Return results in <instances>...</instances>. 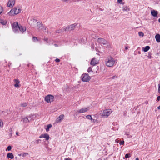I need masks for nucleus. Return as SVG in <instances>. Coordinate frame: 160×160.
Returning <instances> with one entry per match:
<instances>
[{"mask_svg": "<svg viewBox=\"0 0 160 160\" xmlns=\"http://www.w3.org/2000/svg\"><path fill=\"white\" fill-rule=\"evenodd\" d=\"M12 27L13 32L16 33H18L19 31L23 33L26 30L25 27L22 26L20 25H19L17 22H14L13 23Z\"/></svg>", "mask_w": 160, "mask_h": 160, "instance_id": "nucleus-1", "label": "nucleus"}, {"mask_svg": "<svg viewBox=\"0 0 160 160\" xmlns=\"http://www.w3.org/2000/svg\"><path fill=\"white\" fill-rule=\"evenodd\" d=\"M105 62L106 65L107 67H112L114 65L115 61L113 58L109 56L105 59Z\"/></svg>", "mask_w": 160, "mask_h": 160, "instance_id": "nucleus-2", "label": "nucleus"}, {"mask_svg": "<svg viewBox=\"0 0 160 160\" xmlns=\"http://www.w3.org/2000/svg\"><path fill=\"white\" fill-rule=\"evenodd\" d=\"M81 78L82 81L83 82H88L90 80L91 78L88 74L85 73L82 75Z\"/></svg>", "mask_w": 160, "mask_h": 160, "instance_id": "nucleus-3", "label": "nucleus"}, {"mask_svg": "<svg viewBox=\"0 0 160 160\" xmlns=\"http://www.w3.org/2000/svg\"><path fill=\"white\" fill-rule=\"evenodd\" d=\"M54 96L52 95H48L45 97V100L48 103H51L53 101Z\"/></svg>", "mask_w": 160, "mask_h": 160, "instance_id": "nucleus-4", "label": "nucleus"}, {"mask_svg": "<svg viewBox=\"0 0 160 160\" xmlns=\"http://www.w3.org/2000/svg\"><path fill=\"white\" fill-rule=\"evenodd\" d=\"M37 20L31 17L28 18V22L29 24L31 26H33L35 24Z\"/></svg>", "mask_w": 160, "mask_h": 160, "instance_id": "nucleus-5", "label": "nucleus"}, {"mask_svg": "<svg viewBox=\"0 0 160 160\" xmlns=\"http://www.w3.org/2000/svg\"><path fill=\"white\" fill-rule=\"evenodd\" d=\"M77 24L75 23L73 24H72L69 26H67L65 28V31H71L73 30L76 26Z\"/></svg>", "mask_w": 160, "mask_h": 160, "instance_id": "nucleus-6", "label": "nucleus"}, {"mask_svg": "<svg viewBox=\"0 0 160 160\" xmlns=\"http://www.w3.org/2000/svg\"><path fill=\"white\" fill-rule=\"evenodd\" d=\"M16 0H8V7L10 8H12L14 5Z\"/></svg>", "mask_w": 160, "mask_h": 160, "instance_id": "nucleus-7", "label": "nucleus"}, {"mask_svg": "<svg viewBox=\"0 0 160 160\" xmlns=\"http://www.w3.org/2000/svg\"><path fill=\"white\" fill-rule=\"evenodd\" d=\"M98 42L101 44L105 45L108 44V41L103 38H99L98 39Z\"/></svg>", "mask_w": 160, "mask_h": 160, "instance_id": "nucleus-8", "label": "nucleus"}, {"mask_svg": "<svg viewBox=\"0 0 160 160\" xmlns=\"http://www.w3.org/2000/svg\"><path fill=\"white\" fill-rule=\"evenodd\" d=\"M89 109V107L85 108H82L78 110L76 112V114H78V113H84L88 111Z\"/></svg>", "mask_w": 160, "mask_h": 160, "instance_id": "nucleus-9", "label": "nucleus"}, {"mask_svg": "<svg viewBox=\"0 0 160 160\" xmlns=\"http://www.w3.org/2000/svg\"><path fill=\"white\" fill-rule=\"evenodd\" d=\"M110 109H106L103 110L102 116L108 117L111 113Z\"/></svg>", "mask_w": 160, "mask_h": 160, "instance_id": "nucleus-10", "label": "nucleus"}, {"mask_svg": "<svg viewBox=\"0 0 160 160\" xmlns=\"http://www.w3.org/2000/svg\"><path fill=\"white\" fill-rule=\"evenodd\" d=\"M33 115L32 116H29L28 117V118H26L23 119V123H27L30 120H33Z\"/></svg>", "mask_w": 160, "mask_h": 160, "instance_id": "nucleus-11", "label": "nucleus"}, {"mask_svg": "<svg viewBox=\"0 0 160 160\" xmlns=\"http://www.w3.org/2000/svg\"><path fill=\"white\" fill-rule=\"evenodd\" d=\"M40 138H44L46 140H48L49 138V136L48 134L47 133H45L41 134L39 136Z\"/></svg>", "mask_w": 160, "mask_h": 160, "instance_id": "nucleus-12", "label": "nucleus"}, {"mask_svg": "<svg viewBox=\"0 0 160 160\" xmlns=\"http://www.w3.org/2000/svg\"><path fill=\"white\" fill-rule=\"evenodd\" d=\"M98 62L97 61L95 58H93L90 62V64L91 65L93 66H95L96 64L98 63Z\"/></svg>", "mask_w": 160, "mask_h": 160, "instance_id": "nucleus-13", "label": "nucleus"}, {"mask_svg": "<svg viewBox=\"0 0 160 160\" xmlns=\"http://www.w3.org/2000/svg\"><path fill=\"white\" fill-rule=\"evenodd\" d=\"M64 115L63 114L60 115L56 119V121L57 123L61 122L63 119Z\"/></svg>", "mask_w": 160, "mask_h": 160, "instance_id": "nucleus-14", "label": "nucleus"}, {"mask_svg": "<svg viewBox=\"0 0 160 160\" xmlns=\"http://www.w3.org/2000/svg\"><path fill=\"white\" fill-rule=\"evenodd\" d=\"M156 41L157 42H160V35L159 34H157L155 36Z\"/></svg>", "mask_w": 160, "mask_h": 160, "instance_id": "nucleus-15", "label": "nucleus"}, {"mask_svg": "<svg viewBox=\"0 0 160 160\" xmlns=\"http://www.w3.org/2000/svg\"><path fill=\"white\" fill-rule=\"evenodd\" d=\"M22 9L21 5H19L17 7L14 8L13 9H12L11 10H21Z\"/></svg>", "mask_w": 160, "mask_h": 160, "instance_id": "nucleus-16", "label": "nucleus"}, {"mask_svg": "<svg viewBox=\"0 0 160 160\" xmlns=\"http://www.w3.org/2000/svg\"><path fill=\"white\" fill-rule=\"evenodd\" d=\"M14 82L15 83V84H14V86L15 87H17L19 86V84L20 83L18 79H16L14 80Z\"/></svg>", "mask_w": 160, "mask_h": 160, "instance_id": "nucleus-17", "label": "nucleus"}, {"mask_svg": "<svg viewBox=\"0 0 160 160\" xmlns=\"http://www.w3.org/2000/svg\"><path fill=\"white\" fill-rule=\"evenodd\" d=\"M151 15L155 17L157 16L158 13L157 11H151Z\"/></svg>", "mask_w": 160, "mask_h": 160, "instance_id": "nucleus-18", "label": "nucleus"}, {"mask_svg": "<svg viewBox=\"0 0 160 160\" xmlns=\"http://www.w3.org/2000/svg\"><path fill=\"white\" fill-rule=\"evenodd\" d=\"M37 25L38 27V30H40V29H41L43 27L42 26L41 23L40 22H37Z\"/></svg>", "mask_w": 160, "mask_h": 160, "instance_id": "nucleus-19", "label": "nucleus"}, {"mask_svg": "<svg viewBox=\"0 0 160 160\" xmlns=\"http://www.w3.org/2000/svg\"><path fill=\"white\" fill-rule=\"evenodd\" d=\"M7 157L11 159H12L14 158L13 154L11 152H9L8 153Z\"/></svg>", "mask_w": 160, "mask_h": 160, "instance_id": "nucleus-20", "label": "nucleus"}, {"mask_svg": "<svg viewBox=\"0 0 160 160\" xmlns=\"http://www.w3.org/2000/svg\"><path fill=\"white\" fill-rule=\"evenodd\" d=\"M150 48V47L149 46H146L145 48H142V50L144 52H146L148 51Z\"/></svg>", "mask_w": 160, "mask_h": 160, "instance_id": "nucleus-21", "label": "nucleus"}, {"mask_svg": "<svg viewBox=\"0 0 160 160\" xmlns=\"http://www.w3.org/2000/svg\"><path fill=\"white\" fill-rule=\"evenodd\" d=\"M52 125L51 124H49L47 125V128H46V131L47 132L49 131V129L51 128Z\"/></svg>", "mask_w": 160, "mask_h": 160, "instance_id": "nucleus-22", "label": "nucleus"}, {"mask_svg": "<svg viewBox=\"0 0 160 160\" xmlns=\"http://www.w3.org/2000/svg\"><path fill=\"white\" fill-rule=\"evenodd\" d=\"M0 22L3 25H5L7 23V22L5 20H3L1 19L0 20Z\"/></svg>", "mask_w": 160, "mask_h": 160, "instance_id": "nucleus-23", "label": "nucleus"}, {"mask_svg": "<svg viewBox=\"0 0 160 160\" xmlns=\"http://www.w3.org/2000/svg\"><path fill=\"white\" fill-rule=\"evenodd\" d=\"M28 105V104L26 102H23L21 103L20 105L21 107H26Z\"/></svg>", "mask_w": 160, "mask_h": 160, "instance_id": "nucleus-24", "label": "nucleus"}, {"mask_svg": "<svg viewBox=\"0 0 160 160\" xmlns=\"http://www.w3.org/2000/svg\"><path fill=\"white\" fill-rule=\"evenodd\" d=\"M14 11L13 12L12 11H10V12H8V14L10 16H13L14 15Z\"/></svg>", "mask_w": 160, "mask_h": 160, "instance_id": "nucleus-25", "label": "nucleus"}, {"mask_svg": "<svg viewBox=\"0 0 160 160\" xmlns=\"http://www.w3.org/2000/svg\"><path fill=\"white\" fill-rule=\"evenodd\" d=\"M86 118L87 119H90L91 120H92V118L91 115H87Z\"/></svg>", "mask_w": 160, "mask_h": 160, "instance_id": "nucleus-26", "label": "nucleus"}, {"mask_svg": "<svg viewBox=\"0 0 160 160\" xmlns=\"http://www.w3.org/2000/svg\"><path fill=\"white\" fill-rule=\"evenodd\" d=\"M12 11L14 12V15H16L20 12V11Z\"/></svg>", "mask_w": 160, "mask_h": 160, "instance_id": "nucleus-27", "label": "nucleus"}, {"mask_svg": "<svg viewBox=\"0 0 160 160\" xmlns=\"http://www.w3.org/2000/svg\"><path fill=\"white\" fill-rule=\"evenodd\" d=\"M131 155L130 153L126 154L125 155V158H129L131 157Z\"/></svg>", "mask_w": 160, "mask_h": 160, "instance_id": "nucleus-28", "label": "nucleus"}, {"mask_svg": "<svg viewBox=\"0 0 160 160\" xmlns=\"http://www.w3.org/2000/svg\"><path fill=\"white\" fill-rule=\"evenodd\" d=\"M3 126V122L0 119V128L2 127Z\"/></svg>", "mask_w": 160, "mask_h": 160, "instance_id": "nucleus-29", "label": "nucleus"}, {"mask_svg": "<svg viewBox=\"0 0 160 160\" xmlns=\"http://www.w3.org/2000/svg\"><path fill=\"white\" fill-rule=\"evenodd\" d=\"M138 35L139 36H144L143 33L141 32H138Z\"/></svg>", "mask_w": 160, "mask_h": 160, "instance_id": "nucleus-30", "label": "nucleus"}, {"mask_svg": "<svg viewBox=\"0 0 160 160\" xmlns=\"http://www.w3.org/2000/svg\"><path fill=\"white\" fill-rule=\"evenodd\" d=\"M125 134L128 136V138H131L132 137V136L129 134V132H126Z\"/></svg>", "mask_w": 160, "mask_h": 160, "instance_id": "nucleus-31", "label": "nucleus"}, {"mask_svg": "<svg viewBox=\"0 0 160 160\" xmlns=\"http://www.w3.org/2000/svg\"><path fill=\"white\" fill-rule=\"evenodd\" d=\"M158 92L159 93H160V83L158 84Z\"/></svg>", "mask_w": 160, "mask_h": 160, "instance_id": "nucleus-32", "label": "nucleus"}, {"mask_svg": "<svg viewBox=\"0 0 160 160\" xmlns=\"http://www.w3.org/2000/svg\"><path fill=\"white\" fill-rule=\"evenodd\" d=\"M11 149H12V147L11 146H9L7 147V150L8 151L11 150Z\"/></svg>", "mask_w": 160, "mask_h": 160, "instance_id": "nucleus-33", "label": "nucleus"}, {"mask_svg": "<svg viewBox=\"0 0 160 160\" xmlns=\"http://www.w3.org/2000/svg\"><path fill=\"white\" fill-rule=\"evenodd\" d=\"M32 39H33V41L34 42H35V41L38 40L37 38L36 37H33Z\"/></svg>", "mask_w": 160, "mask_h": 160, "instance_id": "nucleus-34", "label": "nucleus"}, {"mask_svg": "<svg viewBox=\"0 0 160 160\" xmlns=\"http://www.w3.org/2000/svg\"><path fill=\"white\" fill-rule=\"evenodd\" d=\"M92 71V68L91 67H90L88 69V72H90L91 71Z\"/></svg>", "mask_w": 160, "mask_h": 160, "instance_id": "nucleus-35", "label": "nucleus"}, {"mask_svg": "<svg viewBox=\"0 0 160 160\" xmlns=\"http://www.w3.org/2000/svg\"><path fill=\"white\" fill-rule=\"evenodd\" d=\"M124 141H122L119 142V144L120 145H123L124 144Z\"/></svg>", "mask_w": 160, "mask_h": 160, "instance_id": "nucleus-36", "label": "nucleus"}, {"mask_svg": "<svg viewBox=\"0 0 160 160\" xmlns=\"http://www.w3.org/2000/svg\"><path fill=\"white\" fill-rule=\"evenodd\" d=\"M41 141L40 139H38L36 140V144H38L39 143V142Z\"/></svg>", "mask_w": 160, "mask_h": 160, "instance_id": "nucleus-37", "label": "nucleus"}, {"mask_svg": "<svg viewBox=\"0 0 160 160\" xmlns=\"http://www.w3.org/2000/svg\"><path fill=\"white\" fill-rule=\"evenodd\" d=\"M82 0H72V2H79L80 1H82Z\"/></svg>", "mask_w": 160, "mask_h": 160, "instance_id": "nucleus-38", "label": "nucleus"}, {"mask_svg": "<svg viewBox=\"0 0 160 160\" xmlns=\"http://www.w3.org/2000/svg\"><path fill=\"white\" fill-rule=\"evenodd\" d=\"M55 61L56 62H59L60 61V60L59 59H58V58H57L55 60Z\"/></svg>", "mask_w": 160, "mask_h": 160, "instance_id": "nucleus-39", "label": "nucleus"}, {"mask_svg": "<svg viewBox=\"0 0 160 160\" xmlns=\"http://www.w3.org/2000/svg\"><path fill=\"white\" fill-rule=\"evenodd\" d=\"M61 32V30H56V32L57 33H59Z\"/></svg>", "mask_w": 160, "mask_h": 160, "instance_id": "nucleus-40", "label": "nucleus"}, {"mask_svg": "<svg viewBox=\"0 0 160 160\" xmlns=\"http://www.w3.org/2000/svg\"><path fill=\"white\" fill-rule=\"evenodd\" d=\"M150 52L149 53L148 55V58L149 59H151L152 58V56H151V55H150Z\"/></svg>", "mask_w": 160, "mask_h": 160, "instance_id": "nucleus-41", "label": "nucleus"}, {"mask_svg": "<svg viewBox=\"0 0 160 160\" xmlns=\"http://www.w3.org/2000/svg\"><path fill=\"white\" fill-rule=\"evenodd\" d=\"M122 0H118V2L119 3L121 4Z\"/></svg>", "mask_w": 160, "mask_h": 160, "instance_id": "nucleus-42", "label": "nucleus"}, {"mask_svg": "<svg viewBox=\"0 0 160 160\" xmlns=\"http://www.w3.org/2000/svg\"><path fill=\"white\" fill-rule=\"evenodd\" d=\"M43 40L45 42H47L48 40V38H44Z\"/></svg>", "mask_w": 160, "mask_h": 160, "instance_id": "nucleus-43", "label": "nucleus"}, {"mask_svg": "<svg viewBox=\"0 0 160 160\" xmlns=\"http://www.w3.org/2000/svg\"><path fill=\"white\" fill-rule=\"evenodd\" d=\"M157 100L158 101H160V96H158L157 97Z\"/></svg>", "mask_w": 160, "mask_h": 160, "instance_id": "nucleus-44", "label": "nucleus"}, {"mask_svg": "<svg viewBox=\"0 0 160 160\" xmlns=\"http://www.w3.org/2000/svg\"><path fill=\"white\" fill-rule=\"evenodd\" d=\"M65 160H71L70 158H65Z\"/></svg>", "mask_w": 160, "mask_h": 160, "instance_id": "nucleus-45", "label": "nucleus"}, {"mask_svg": "<svg viewBox=\"0 0 160 160\" xmlns=\"http://www.w3.org/2000/svg\"><path fill=\"white\" fill-rule=\"evenodd\" d=\"M117 78V76H114L112 77V79H114L115 78Z\"/></svg>", "mask_w": 160, "mask_h": 160, "instance_id": "nucleus-46", "label": "nucleus"}, {"mask_svg": "<svg viewBox=\"0 0 160 160\" xmlns=\"http://www.w3.org/2000/svg\"><path fill=\"white\" fill-rule=\"evenodd\" d=\"M91 121H92V122H93L94 123V122H95V121H96V120H95V119H92V120H91Z\"/></svg>", "mask_w": 160, "mask_h": 160, "instance_id": "nucleus-47", "label": "nucleus"}, {"mask_svg": "<svg viewBox=\"0 0 160 160\" xmlns=\"http://www.w3.org/2000/svg\"><path fill=\"white\" fill-rule=\"evenodd\" d=\"M28 153H25L22 155V156H23V157H24L25 156H26V155H28Z\"/></svg>", "mask_w": 160, "mask_h": 160, "instance_id": "nucleus-48", "label": "nucleus"}, {"mask_svg": "<svg viewBox=\"0 0 160 160\" xmlns=\"http://www.w3.org/2000/svg\"><path fill=\"white\" fill-rule=\"evenodd\" d=\"M3 8L1 6H0V10H2Z\"/></svg>", "mask_w": 160, "mask_h": 160, "instance_id": "nucleus-49", "label": "nucleus"}, {"mask_svg": "<svg viewBox=\"0 0 160 160\" xmlns=\"http://www.w3.org/2000/svg\"><path fill=\"white\" fill-rule=\"evenodd\" d=\"M42 28L45 30H46L47 29V28L46 27H43Z\"/></svg>", "mask_w": 160, "mask_h": 160, "instance_id": "nucleus-50", "label": "nucleus"}, {"mask_svg": "<svg viewBox=\"0 0 160 160\" xmlns=\"http://www.w3.org/2000/svg\"><path fill=\"white\" fill-rule=\"evenodd\" d=\"M107 47L108 48H109L110 47V45L109 44H108L107 45Z\"/></svg>", "mask_w": 160, "mask_h": 160, "instance_id": "nucleus-51", "label": "nucleus"}, {"mask_svg": "<svg viewBox=\"0 0 160 160\" xmlns=\"http://www.w3.org/2000/svg\"><path fill=\"white\" fill-rule=\"evenodd\" d=\"M54 46H55V47H58V45L57 44H54Z\"/></svg>", "mask_w": 160, "mask_h": 160, "instance_id": "nucleus-52", "label": "nucleus"}, {"mask_svg": "<svg viewBox=\"0 0 160 160\" xmlns=\"http://www.w3.org/2000/svg\"><path fill=\"white\" fill-rule=\"evenodd\" d=\"M18 134H19V133H18V132H16V134L17 135L19 136V135Z\"/></svg>", "mask_w": 160, "mask_h": 160, "instance_id": "nucleus-53", "label": "nucleus"}, {"mask_svg": "<svg viewBox=\"0 0 160 160\" xmlns=\"http://www.w3.org/2000/svg\"><path fill=\"white\" fill-rule=\"evenodd\" d=\"M128 47H126L125 48V49L126 50L128 49Z\"/></svg>", "mask_w": 160, "mask_h": 160, "instance_id": "nucleus-54", "label": "nucleus"}, {"mask_svg": "<svg viewBox=\"0 0 160 160\" xmlns=\"http://www.w3.org/2000/svg\"><path fill=\"white\" fill-rule=\"evenodd\" d=\"M158 109H160V105L158 107Z\"/></svg>", "mask_w": 160, "mask_h": 160, "instance_id": "nucleus-55", "label": "nucleus"}, {"mask_svg": "<svg viewBox=\"0 0 160 160\" xmlns=\"http://www.w3.org/2000/svg\"><path fill=\"white\" fill-rule=\"evenodd\" d=\"M135 160H139V159L138 158H137L136 159H135Z\"/></svg>", "mask_w": 160, "mask_h": 160, "instance_id": "nucleus-56", "label": "nucleus"}, {"mask_svg": "<svg viewBox=\"0 0 160 160\" xmlns=\"http://www.w3.org/2000/svg\"><path fill=\"white\" fill-rule=\"evenodd\" d=\"M123 10H129V9H128V10L127 9L124 8Z\"/></svg>", "mask_w": 160, "mask_h": 160, "instance_id": "nucleus-57", "label": "nucleus"}, {"mask_svg": "<svg viewBox=\"0 0 160 160\" xmlns=\"http://www.w3.org/2000/svg\"><path fill=\"white\" fill-rule=\"evenodd\" d=\"M2 12V11H0V14Z\"/></svg>", "mask_w": 160, "mask_h": 160, "instance_id": "nucleus-58", "label": "nucleus"}, {"mask_svg": "<svg viewBox=\"0 0 160 160\" xmlns=\"http://www.w3.org/2000/svg\"><path fill=\"white\" fill-rule=\"evenodd\" d=\"M92 48H93V46L92 45Z\"/></svg>", "mask_w": 160, "mask_h": 160, "instance_id": "nucleus-59", "label": "nucleus"}, {"mask_svg": "<svg viewBox=\"0 0 160 160\" xmlns=\"http://www.w3.org/2000/svg\"><path fill=\"white\" fill-rule=\"evenodd\" d=\"M92 48H93V46L92 45Z\"/></svg>", "mask_w": 160, "mask_h": 160, "instance_id": "nucleus-60", "label": "nucleus"}, {"mask_svg": "<svg viewBox=\"0 0 160 160\" xmlns=\"http://www.w3.org/2000/svg\"><path fill=\"white\" fill-rule=\"evenodd\" d=\"M117 142V143H118V142H117V141H116V142Z\"/></svg>", "mask_w": 160, "mask_h": 160, "instance_id": "nucleus-61", "label": "nucleus"}, {"mask_svg": "<svg viewBox=\"0 0 160 160\" xmlns=\"http://www.w3.org/2000/svg\"><path fill=\"white\" fill-rule=\"evenodd\" d=\"M117 142V143H118V142H117V141H116V142Z\"/></svg>", "mask_w": 160, "mask_h": 160, "instance_id": "nucleus-62", "label": "nucleus"}, {"mask_svg": "<svg viewBox=\"0 0 160 160\" xmlns=\"http://www.w3.org/2000/svg\"><path fill=\"white\" fill-rule=\"evenodd\" d=\"M117 142V143H118V142H117V141H116V142Z\"/></svg>", "mask_w": 160, "mask_h": 160, "instance_id": "nucleus-63", "label": "nucleus"}]
</instances>
